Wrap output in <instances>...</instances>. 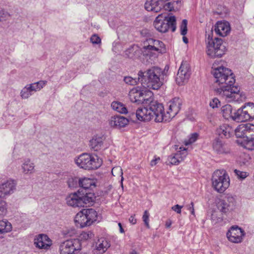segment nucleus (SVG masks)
Wrapping results in <instances>:
<instances>
[{
  "instance_id": "f257e3e1",
  "label": "nucleus",
  "mask_w": 254,
  "mask_h": 254,
  "mask_svg": "<svg viewBox=\"0 0 254 254\" xmlns=\"http://www.w3.org/2000/svg\"><path fill=\"white\" fill-rule=\"evenodd\" d=\"M215 78V83L220 87L214 89L216 94L228 102H242L246 96L240 91V88L234 86L235 76L230 69L221 66L213 67L211 71Z\"/></svg>"
},
{
  "instance_id": "f03ea898",
  "label": "nucleus",
  "mask_w": 254,
  "mask_h": 254,
  "mask_svg": "<svg viewBox=\"0 0 254 254\" xmlns=\"http://www.w3.org/2000/svg\"><path fill=\"white\" fill-rule=\"evenodd\" d=\"M151 95H147L145 92L137 89H132L129 93V96L132 102L137 104H141L143 108H138L135 113H132V116H135L137 120L141 121H150L153 120V111L154 109L160 111L162 107L159 102L154 100Z\"/></svg>"
},
{
  "instance_id": "7ed1b4c3",
  "label": "nucleus",
  "mask_w": 254,
  "mask_h": 254,
  "mask_svg": "<svg viewBox=\"0 0 254 254\" xmlns=\"http://www.w3.org/2000/svg\"><path fill=\"white\" fill-rule=\"evenodd\" d=\"M138 80L142 86L154 90L159 89L164 83L165 71L158 66H152L145 71L140 70Z\"/></svg>"
},
{
  "instance_id": "20e7f679",
  "label": "nucleus",
  "mask_w": 254,
  "mask_h": 254,
  "mask_svg": "<svg viewBox=\"0 0 254 254\" xmlns=\"http://www.w3.org/2000/svg\"><path fill=\"white\" fill-rule=\"evenodd\" d=\"M182 101L179 98H174L168 103V110L166 114L163 113L164 107L163 105L159 103L162 107L160 111L154 109L153 111V120L155 122H169L175 117L181 109Z\"/></svg>"
},
{
  "instance_id": "39448f33",
  "label": "nucleus",
  "mask_w": 254,
  "mask_h": 254,
  "mask_svg": "<svg viewBox=\"0 0 254 254\" xmlns=\"http://www.w3.org/2000/svg\"><path fill=\"white\" fill-rule=\"evenodd\" d=\"M75 164L79 168L85 170H95L99 168L102 161L97 155L82 153L74 159Z\"/></svg>"
},
{
  "instance_id": "423d86ee",
  "label": "nucleus",
  "mask_w": 254,
  "mask_h": 254,
  "mask_svg": "<svg viewBox=\"0 0 254 254\" xmlns=\"http://www.w3.org/2000/svg\"><path fill=\"white\" fill-rule=\"evenodd\" d=\"M212 187L219 193L224 192L230 186V178L223 169L214 172L211 177Z\"/></svg>"
},
{
  "instance_id": "0eeeda50",
  "label": "nucleus",
  "mask_w": 254,
  "mask_h": 254,
  "mask_svg": "<svg viewBox=\"0 0 254 254\" xmlns=\"http://www.w3.org/2000/svg\"><path fill=\"white\" fill-rule=\"evenodd\" d=\"M155 29L161 33H165L171 28L172 32L176 29V20L174 16L167 17L163 14H159L153 23Z\"/></svg>"
},
{
  "instance_id": "6e6552de",
  "label": "nucleus",
  "mask_w": 254,
  "mask_h": 254,
  "mask_svg": "<svg viewBox=\"0 0 254 254\" xmlns=\"http://www.w3.org/2000/svg\"><path fill=\"white\" fill-rule=\"evenodd\" d=\"M234 121L242 122L254 119V104L249 102L235 111Z\"/></svg>"
},
{
  "instance_id": "1a4fd4ad",
  "label": "nucleus",
  "mask_w": 254,
  "mask_h": 254,
  "mask_svg": "<svg viewBox=\"0 0 254 254\" xmlns=\"http://www.w3.org/2000/svg\"><path fill=\"white\" fill-rule=\"evenodd\" d=\"M236 198L232 195H227L216 202L217 209L222 214H227L233 211L236 207Z\"/></svg>"
},
{
  "instance_id": "9d476101",
  "label": "nucleus",
  "mask_w": 254,
  "mask_h": 254,
  "mask_svg": "<svg viewBox=\"0 0 254 254\" xmlns=\"http://www.w3.org/2000/svg\"><path fill=\"white\" fill-rule=\"evenodd\" d=\"M81 244L78 239H70L61 243L59 246L60 254H73L81 250Z\"/></svg>"
},
{
  "instance_id": "9b49d317",
  "label": "nucleus",
  "mask_w": 254,
  "mask_h": 254,
  "mask_svg": "<svg viewBox=\"0 0 254 254\" xmlns=\"http://www.w3.org/2000/svg\"><path fill=\"white\" fill-rule=\"evenodd\" d=\"M16 183L12 180H7L0 184V198L4 199L14 193Z\"/></svg>"
},
{
  "instance_id": "f8f14e48",
  "label": "nucleus",
  "mask_w": 254,
  "mask_h": 254,
  "mask_svg": "<svg viewBox=\"0 0 254 254\" xmlns=\"http://www.w3.org/2000/svg\"><path fill=\"white\" fill-rule=\"evenodd\" d=\"M190 68L187 62H183L179 69L176 81L179 85H182L186 82L190 76Z\"/></svg>"
},
{
  "instance_id": "ddd939ff",
  "label": "nucleus",
  "mask_w": 254,
  "mask_h": 254,
  "mask_svg": "<svg viewBox=\"0 0 254 254\" xmlns=\"http://www.w3.org/2000/svg\"><path fill=\"white\" fill-rule=\"evenodd\" d=\"M226 235L228 239L230 242L234 243H239L242 241L245 232L238 226H232L228 231Z\"/></svg>"
},
{
  "instance_id": "4468645a",
  "label": "nucleus",
  "mask_w": 254,
  "mask_h": 254,
  "mask_svg": "<svg viewBox=\"0 0 254 254\" xmlns=\"http://www.w3.org/2000/svg\"><path fill=\"white\" fill-rule=\"evenodd\" d=\"M34 244L40 249L48 250L52 245V242L47 235L41 234L34 239Z\"/></svg>"
},
{
  "instance_id": "2eb2a0df",
  "label": "nucleus",
  "mask_w": 254,
  "mask_h": 254,
  "mask_svg": "<svg viewBox=\"0 0 254 254\" xmlns=\"http://www.w3.org/2000/svg\"><path fill=\"white\" fill-rule=\"evenodd\" d=\"M216 133L221 138H228L234 134V129L229 125L224 124L216 129Z\"/></svg>"
},
{
  "instance_id": "dca6fc26",
  "label": "nucleus",
  "mask_w": 254,
  "mask_h": 254,
  "mask_svg": "<svg viewBox=\"0 0 254 254\" xmlns=\"http://www.w3.org/2000/svg\"><path fill=\"white\" fill-rule=\"evenodd\" d=\"M65 199L68 206L73 207H82L83 202L80 199V190H78L77 192L69 194Z\"/></svg>"
},
{
  "instance_id": "f3484780",
  "label": "nucleus",
  "mask_w": 254,
  "mask_h": 254,
  "mask_svg": "<svg viewBox=\"0 0 254 254\" xmlns=\"http://www.w3.org/2000/svg\"><path fill=\"white\" fill-rule=\"evenodd\" d=\"M125 55L129 58L137 59L141 55L144 56L143 48L141 49L137 45H133L126 50L125 52Z\"/></svg>"
},
{
  "instance_id": "a211bd4d",
  "label": "nucleus",
  "mask_w": 254,
  "mask_h": 254,
  "mask_svg": "<svg viewBox=\"0 0 254 254\" xmlns=\"http://www.w3.org/2000/svg\"><path fill=\"white\" fill-rule=\"evenodd\" d=\"M230 26L227 21H218L215 26V33L221 36L224 37L230 32Z\"/></svg>"
},
{
  "instance_id": "6ab92c4d",
  "label": "nucleus",
  "mask_w": 254,
  "mask_h": 254,
  "mask_svg": "<svg viewBox=\"0 0 254 254\" xmlns=\"http://www.w3.org/2000/svg\"><path fill=\"white\" fill-rule=\"evenodd\" d=\"M128 120L126 118L121 116H115L112 117L109 120L111 126L117 128L125 127L127 125Z\"/></svg>"
},
{
  "instance_id": "aec40b11",
  "label": "nucleus",
  "mask_w": 254,
  "mask_h": 254,
  "mask_svg": "<svg viewBox=\"0 0 254 254\" xmlns=\"http://www.w3.org/2000/svg\"><path fill=\"white\" fill-rule=\"evenodd\" d=\"M111 246L110 242L107 239L101 237L95 242V249L99 254L105 253Z\"/></svg>"
},
{
  "instance_id": "412c9836",
  "label": "nucleus",
  "mask_w": 254,
  "mask_h": 254,
  "mask_svg": "<svg viewBox=\"0 0 254 254\" xmlns=\"http://www.w3.org/2000/svg\"><path fill=\"white\" fill-rule=\"evenodd\" d=\"M213 149L218 154H227L229 152V149L227 145L218 138L214 140Z\"/></svg>"
},
{
  "instance_id": "4be33fe9",
  "label": "nucleus",
  "mask_w": 254,
  "mask_h": 254,
  "mask_svg": "<svg viewBox=\"0 0 254 254\" xmlns=\"http://www.w3.org/2000/svg\"><path fill=\"white\" fill-rule=\"evenodd\" d=\"M80 196L83 202L82 207H84L86 204L92 205L95 198L94 193L89 191L83 192L80 191Z\"/></svg>"
},
{
  "instance_id": "5701e85b",
  "label": "nucleus",
  "mask_w": 254,
  "mask_h": 254,
  "mask_svg": "<svg viewBox=\"0 0 254 254\" xmlns=\"http://www.w3.org/2000/svg\"><path fill=\"white\" fill-rule=\"evenodd\" d=\"M87 216L83 212V209L76 214L74 218V222L77 227L83 228L89 226Z\"/></svg>"
},
{
  "instance_id": "b1692460",
  "label": "nucleus",
  "mask_w": 254,
  "mask_h": 254,
  "mask_svg": "<svg viewBox=\"0 0 254 254\" xmlns=\"http://www.w3.org/2000/svg\"><path fill=\"white\" fill-rule=\"evenodd\" d=\"M104 138L103 136L95 135L90 141V146L92 150L97 151L103 148Z\"/></svg>"
},
{
  "instance_id": "393cba45",
  "label": "nucleus",
  "mask_w": 254,
  "mask_h": 254,
  "mask_svg": "<svg viewBox=\"0 0 254 254\" xmlns=\"http://www.w3.org/2000/svg\"><path fill=\"white\" fill-rule=\"evenodd\" d=\"M215 58H221L226 52V46L223 44L222 40L218 38H215Z\"/></svg>"
},
{
  "instance_id": "a878e982",
  "label": "nucleus",
  "mask_w": 254,
  "mask_h": 254,
  "mask_svg": "<svg viewBox=\"0 0 254 254\" xmlns=\"http://www.w3.org/2000/svg\"><path fill=\"white\" fill-rule=\"evenodd\" d=\"M79 187H81L80 191H90V188L94 187L95 185L92 180L89 178L80 179Z\"/></svg>"
},
{
  "instance_id": "bb28decb",
  "label": "nucleus",
  "mask_w": 254,
  "mask_h": 254,
  "mask_svg": "<svg viewBox=\"0 0 254 254\" xmlns=\"http://www.w3.org/2000/svg\"><path fill=\"white\" fill-rule=\"evenodd\" d=\"M35 165L29 159H25L22 164L21 168L24 174H31L34 172Z\"/></svg>"
},
{
  "instance_id": "cd10ccee",
  "label": "nucleus",
  "mask_w": 254,
  "mask_h": 254,
  "mask_svg": "<svg viewBox=\"0 0 254 254\" xmlns=\"http://www.w3.org/2000/svg\"><path fill=\"white\" fill-rule=\"evenodd\" d=\"M83 212H84L86 216H87V220L89 226L97 220V213L94 209H84Z\"/></svg>"
},
{
  "instance_id": "c85d7f7f",
  "label": "nucleus",
  "mask_w": 254,
  "mask_h": 254,
  "mask_svg": "<svg viewBox=\"0 0 254 254\" xmlns=\"http://www.w3.org/2000/svg\"><path fill=\"white\" fill-rule=\"evenodd\" d=\"M111 106L113 110L120 114H126L128 113L127 109L125 105L120 102L113 101L111 103Z\"/></svg>"
},
{
  "instance_id": "c756f323",
  "label": "nucleus",
  "mask_w": 254,
  "mask_h": 254,
  "mask_svg": "<svg viewBox=\"0 0 254 254\" xmlns=\"http://www.w3.org/2000/svg\"><path fill=\"white\" fill-rule=\"evenodd\" d=\"M247 131V124H241L234 129V134L237 137L246 138Z\"/></svg>"
},
{
  "instance_id": "7c9ffc66",
  "label": "nucleus",
  "mask_w": 254,
  "mask_h": 254,
  "mask_svg": "<svg viewBox=\"0 0 254 254\" xmlns=\"http://www.w3.org/2000/svg\"><path fill=\"white\" fill-rule=\"evenodd\" d=\"M221 112L223 116L225 119L232 118L234 120V116L235 115V112H232V107L230 105L227 104L223 106L221 108Z\"/></svg>"
},
{
  "instance_id": "2f4dec72",
  "label": "nucleus",
  "mask_w": 254,
  "mask_h": 254,
  "mask_svg": "<svg viewBox=\"0 0 254 254\" xmlns=\"http://www.w3.org/2000/svg\"><path fill=\"white\" fill-rule=\"evenodd\" d=\"M155 40L152 38L147 39L146 41L144 42V45L143 47L144 51V56H151L152 53V48L150 46H153L154 44Z\"/></svg>"
},
{
  "instance_id": "473e14b6",
  "label": "nucleus",
  "mask_w": 254,
  "mask_h": 254,
  "mask_svg": "<svg viewBox=\"0 0 254 254\" xmlns=\"http://www.w3.org/2000/svg\"><path fill=\"white\" fill-rule=\"evenodd\" d=\"M216 49L215 38L213 41L208 42L206 44V53L207 55L212 58H215V53Z\"/></svg>"
},
{
  "instance_id": "72a5a7b5",
  "label": "nucleus",
  "mask_w": 254,
  "mask_h": 254,
  "mask_svg": "<svg viewBox=\"0 0 254 254\" xmlns=\"http://www.w3.org/2000/svg\"><path fill=\"white\" fill-rule=\"evenodd\" d=\"M150 47L152 48V52L157 51L159 53H164L166 51L165 45L162 42L159 40H155L154 45L150 46Z\"/></svg>"
},
{
  "instance_id": "f704fd0d",
  "label": "nucleus",
  "mask_w": 254,
  "mask_h": 254,
  "mask_svg": "<svg viewBox=\"0 0 254 254\" xmlns=\"http://www.w3.org/2000/svg\"><path fill=\"white\" fill-rule=\"evenodd\" d=\"M12 226L10 223L6 221H0V233L3 234L10 232Z\"/></svg>"
},
{
  "instance_id": "c9c22d12",
  "label": "nucleus",
  "mask_w": 254,
  "mask_h": 254,
  "mask_svg": "<svg viewBox=\"0 0 254 254\" xmlns=\"http://www.w3.org/2000/svg\"><path fill=\"white\" fill-rule=\"evenodd\" d=\"M46 83L47 81H40L28 85L33 92L40 90L46 84Z\"/></svg>"
},
{
  "instance_id": "e433bc0d",
  "label": "nucleus",
  "mask_w": 254,
  "mask_h": 254,
  "mask_svg": "<svg viewBox=\"0 0 254 254\" xmlns=\"http://www.w3.org/2000/svg\"><path fill=\"white\" fill-rule=\"evenodd\" d=\"M180 150L175 154L179 163L183 161L187 155V150L185 148L180 147Z\"/></svg>"
},
{
  "instance_id": "4c0bfd02",
  "label": "nucleus",
  "mask_w": 254,
  "mask_h": 254,
  "mask_svg": "<svg viewBox=\"0 0 254 254\" xmlns=\"http://www.w3.org/2000/svg\"><path fill=\"white\" fill-rule=\"evenodd\" d=\"M246 139L254 140V125L247 124Z\"/></svg>"
},
{
  "instance_id": "58836bf2",
  "label": "nucleus",
  "mask_w": 254,
  "mask_h": 254,
  "mask_svg": "<svg viewBox=\"0 0 254 254\" xmlns=\"http://www.w3.org/2000/svg\"><path fill=\"white\" fill-rule=\"evenodd\" d=\"M112 174L114 176L121 177V184L122 187L123 188V181L124 180V178L123 177V173L122 168L120 166L114 167L112 170Z\"/></svg>"
},
{
  "instance_id": "ea45409f",
  "label": "nucleus",
  "mask_w": 254,
  "mask_h": 254,
  "mask_svg": "<svg viewBox=\"0 0 254 254\" xmlns=\"http://www.w3.org/2000/svg\"><path fill=\"white\" fill-rule=\"evenodd\" d=\"M33 94V92L31 90L29 86L27 85L24 87L21 91L20 95L23 99H27Z\"/></svg>"
},
{
  "instance_id": "a19ab883",
  "label": "nucleus",
  "mask_w": 254,
  "mask_h": 254,
  "mask_svg": "<svg viewBox=\"0 0 254 254\" xmlns=\"http://www.w3.org/2000/svg\"><path fill=\"white\" fill-rule=\"evenodd\" d=\"M80 179L77 177H71L68 179L67 181V184L68 187L70 188H76L79 186Z\"/></svg>"
},
{
  "instance_id": "79ce46f5",
  "label": "nucleus",
  "mask_w": 254,
  "mask_h": 254,
  "mask_svg": "<svg viewBox=\"0 0 254 254\" xmlns=\"http://www.w3.org/2000/svg\"><path fill=\"white\" fill-rule=\"evenodd\" d=\"M94 235L90 231H86V232H82L79 237L81 240L86 241L88 239H90L94 237Z\"/></svg>"
},
{
  "instance_id": "37998d69",
  "label": "nucleus",
  "mask_w": 254,
  "mask_h": 254,
  "mask_svg": "<svg viewBox=\"0 0 254 254\" xmlns=\"http://www.w3.org/2000/svg\"><path fill=\"white\" fill-rule=\"evenodd\" d=\"M124 80L126 83L130 85H135L138 82L140 83V81L138 80V77L137 78H133L130 76H126L124 78Z\"/></svg>"
},
{
  "instance_id": "c03bdc74",
  "label": "nucleus",
  "mask_w": 254,
  "mask_h": 254,
  "mask_svg": "<svg viewBox=\"0 0 254 254\" xmlns=\"http://www.w3.org/2000/svg\"><path fill=\"white\" fill-rule=\"evenodd\" d=\"M7 213L6 202L2 200H0V217L4 216Z\"/></svg>"
},
{
  "instance_id": "a18cd8bd",
  "label": "nucleus",
  "mask_w": 254,
  "mask_h": 254,
  "mask_svg": "<svg viewBox=\"0 0 254 254\" xmlns=\"http://www.w3.org/2000/svg\"><path fill=\"white\" fill-rule=\"evenodd\" d=\"M188 21L186 19L183 20L180 26L181 34L183 36H185L188 32L187 28Z\"/></svg>"
},
{
  "instance_id": "49530a36",
  "label": "nucleus",
  "mask_w": 254,
  "mask_h": 254,
  "mask_svg": "<svg viewBox=\"0 0 254 254\" xmlns=\"http://www.w3.org/2000/svg\"><path fill=\"white\" fill-rule=\"evenodd\" d=\"M10 16V15L8 12L0 8V22L6 20Z\"/></svg>"
},
{
  "instance_id": "de8ad7c7",
  "label": "nucleus",
  "mask_w": 254,
  "mask_h": 254,
  "mask_svg": "<svg viewBox=\"0 0 254 254\" xmlns=\"http://www.w3.org/2000/svg\"><path fill=\"white\" fill-rule=\"evenodd\" d=\"M198 134L197 133H193L190 135L189 139L185 141V144L189 145L194 142L197 139Z\"/></svg>"
},
{
  "instance_id": "09e8293b",
  "label": "nucleus",
  "mask_w": 254,
  "mask_h": 254,
  "mask_svg": "<svg viewBox=\"0 0 254 254\" xmlns=\"http://www.w3.org/2000/svg\"><path fill=\"white\" fill-rule=\"evenodd\" d=\"M245 144V147L248 150H253L254 149V140L246 139Z\"/></svg>"
},
{
  "instance_id": "8fccbe9b",
  "label": "nucleus",
  "mask_w": 254,
  "mask_h": 254,
  "mask_svg": "<svg viewBox=\"0 0 254 254\" xmlns=\"http://www.w3.org/2000/svg\"><path fill=\"white\" fill-rule=\"evenodd\" d=\"M149 213L147 210H145L144 212V214L142 216V219L143 222H144L145 225L147 228H149Z\"/></svg>"
},
{
  "instance_id": "3c124183",
  "label": "nucleus",
  "mask_w": 254,
  "mask_h": 254,
  "mask_svg": "<svg viewBox=\"0 0 254 254\" xmlns=\"http://www.w3.org/2000/svg\"><path fill=\"white\" fill-rule=\"evenodd\" d=\"M168 161L169 163L171 164L172 165H176L180 163L178 161V160H177V158L176 157L175 154L169 156L168 158Z\"/></svg>"
},
{
  "instance_id": "603ef678",
  "label": "nucleus",
  "mask_w": 254,
  "mask_h": 254,
  "mask_svg": "<svg viewBox=\"0 0 254 254\" xmlns=\"http://www.w3.org/2000/svg\"><path fill=\"white\" fill-rule=\"evenodd\" d=\"M234 173L237 176L239 179H245L247 176V173L246 172H242L238 170H235Z\"/></svg>"
},
{
  "instance_id": "864d4df0",
  "label": "nucleus",
  "mask_w": 254,
  "mask_h": 254,
  "mask_svg": "<svg viewBox=\"0 0 254 254\" xmlns=\"http://www.w3.org/2000/svg\"><path fill=\"white\" fill-rule=\"evenodd\" d=\"M211 220L214 224H216L221 222L222 221V218L221 217H217L216 212L214 211L211 214Z\"/></svg>"
},
{
  "instance_id": "5fc2aeb1",
  "label": "nucleus",
  "mask_w": 254,
  "mask_h": 254,
  "mask_svg": "<svg viewBox=\"0 0 254 254\" xmlns=\"http://www.w3.org/2000/svg\"><path fill=\"white\" fill-rule=\"evenodd\" d=\"M90 41L93 44H98L101 43V40L97 34H94L91 37Z\"/></svg>"
},
{
  "instance_id": "6e6d98bb",
  "label": "nucleus",
  "mask_w": 254,
  "mask_h": 254,
  "mask_svg": "<svg viewBox=\"0 0 254 254\" xmlns=\"http://www.w3.org/2000/svg\"><path fill=\"white\" fill-rule=\"evenodd\" d=\"M166 2H163V8L165 9L166 10H168L169 11H171L173 10L174 8V2H168L166 3H165Z\"/></svg>"
},
{
  "instance_id": "4d7b16f0",
  "label": "nucleus",
  "mask_w": 254,
  "mask_h": 254,
  "mask_svg": "<svg viewBox=\"0 0 254 254\" xmlns=\"http://www.w3.org/2000/svg\"><path fill=\"white\" fill-rule=\"evenodd\" d=\"M209 105L212 108H218L220 105V102L218 99L215 98L210 102Z\"/></svg>"
},
{
  "instance_id": "13d9d810",
  "label": "nucleus",
  "mask_w": 254,
  "mask_h": 254,
  "mask_svg": "<svg viewBox=\"0 0 254 254\" xmlns=\"http://www.w3.org/2000/svg\"><path fill=\"white\" fill-rule=\"evenodd\" d=\"M214 39H213V31L211 30L208 32H206V39L205 42L206 44H207L208 42L213 41Z\"/></svg>"
},
{
  "instance_id": "bf43d9fd",
  "label": "nucleus",
  "mask_w": 254,
  "mask_h": 254,
  "mask_svg": "<svg viewBox=\"0 0 254 254\" xmlns=\"http://www.w3.org/2000/svg\"><path fill=\"white\" fill-rule=\"evenodd\" d=\"M183 206H181L179 204H176L172 207V209L177 212V213L180 214L181 213V209Z\"/></svg>"
},
{
  "instance_id": "052dcab7",
  "label": "nucleus",
  "mask_w": 254,
  "mask_h": 254,
  "mask_svg": "<svg viewBox=\"0 0 254 254\" xmlns=\"http://www.w3.org/2000/svg\"><path fill=\"white\" fill-rule=\"evenodd\" d=\"M160 160V158H156L154 159H153L150 162V165L151 166H154L156 165V164L158 163V162Z\"/></svg>"
},
{
  "instance_id": "680f3d73",
  "label": "nucleus",
  "mask_w": 254,
  "mask_h": 254,
  "mask_svg": "<svg viewBox=\"0 0 254 254\" xmlns=\"http://www.w3.org/2000/svg\"><path fill=\"white\" fill-rule=\"evenodd\" d=\"M129 221L132 224H135L136 223V220L135 219L134 216L132 215L129 218Z\"/></svg>"
},
{
  "instance_id": "e2e57ef3",
  "label": "nucleus",
  "mask_w": 254,
  "mask_h": 254,
  "mask_svg": "<svg viewBox=\"0 0 254 254\" xmlns=\"http://www.w3.org/2000/svg\"><path fill=\"white\" fill-rule=\"evenodd\" d=\"M192 208H193V203L191 202L190 204L188 206V209L189 210H191L192 209Z\"/></svg>"
},
{
  "instance_id": "0e129e2a",
  "label": "nucleus",
  "mask_w": 254,
  "mask_h": 254,
  "mask_svg": "<svg viewBox=\"0 0 254 254\" xmlns=\"http://www.w3.org/2000/svg\"><path fill=\"white\" fill-rule=\"evenodd\" d=\"M119 225V226L120 227V231L121 233H124V230L122 226V224L121 223H119L118 224Z\"/></svg>"
},
{
  "instance_id": "69168bd1",
  "label": "nucleus",
  "mask_w": 254,
  "mask_h": 254,
  "mask_svg": "<svg viewBox=\"0 0 254 254\" xmlns=\"http://www.w3.org/2000/svg\"><path fill=\"white\" fill-rule=\"evenodd\" d=\"M183 40L184 42L186 44H187L188 43V39L185 36H183Z\"/></svg>"
},
{
  "instance_id": "338daca9",
  "label": "nucleus",
  "mask_w": 254,
  "mask_h": 254,
  "mask_svg": "<svg viewBox=\"0 0 254 254\" xmlns=\"http://www.w3.org/2000/svg\"><path fill=\"white\" fill-rule=\"evenodd\" d=\"M171 225V223L170 222H167L166 223V227L167 228H169Z\"/></svg>"
},
{
  "instance_id": "774afa93",
  "label": "nucleus",
  "mask_w": 254,
  "mask_h": 254,
  "mask_svg": "<svg viewBox=\"0 0 254 254\" xmlns=\"http://www.w3.org/2000/svg\"><path fill=\"white\" fill-rule=\"evenodd\" d=\"M130 254H137V253L135 251L133 250L131 252Z\"/></svg>"
}]
</instances>
